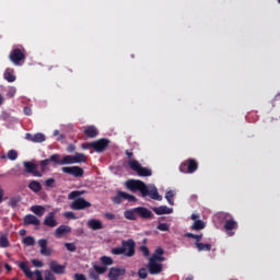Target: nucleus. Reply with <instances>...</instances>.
I'll return each mask as SVG.
<instances>
[{
  "label": "nucleus",
  "mask_w": 280,
  "mask_h": 280,
  "mask_svg": "<svg viewBox=\"0 0 280 280\" xmlns=\"http://www.w3.org/2000/svg\"><path fill=\"white\" fill-rule=\"evenodd\" d=\"M58 159H60V154L55 153L50 155L49 159L39 161V167L42 172H47V165H49L50 163H55L56 165H58Z\"/></svg>",
  "instance_id": "ddd939ff"
},
{
  "label": "nucleus",
  "mask_w": 280,
  "mask_h": 280,
  "mask_svg": "<svg viewBox=\"0 0 280 280\" xmlns=\"http://www.w3.org/2000/svg\"><path fill=\"white\" fill-rule=\"evenodd\" d=\"M124 200H128V202H137V197L130 195L128 192L122 194Z\"/></svg>",
  "instance_id": "de8ad7c7"
},
{
  "label": "nucleus",
  "mask_w": 280,
  "mask_h": 280,
  "mask_svg": "<svg viewBox=\"0 0 280 280\" xmlns=\"http://www.w3.org/2000/svg\"><path fill=\"white\" fill-rule=\"evenodd\" d=\"M28 189L35 194H38L39 191H43V186L37 180H31L28 184Z\"/></svg>",
  "instance_id": "bb28decb"
},
{
  "label": "nucleus",
  "mask_w": 280,
  "mask_h": 280,
  "mask_svg": "<svg viewBox=\"0 0 280 280\" xmlns=\"http://www.w3.org/2000/svg\"><path fill=\"white\" fill-rule=\"evenodd\" d=\"M74 280H86V276L82 273H75L74 275Z\"/></svg>",
  "instance_id": "680f3d73"
},
{
  "label": "nucleus",
  "mask_w": 280,
  "mask_h": 280,
  "mask_svg": "<svg viewBox=\"0 0 280 280\" xmlns=\"http://www.w3.org/2000/svg\"><path fill=\"white\" fill-rule=\"evenodd\" d=\"M23 113L27 117L32 116V107H28V106L24 107Z\"/></svg>",
  "instance_id": "052dcab7"
},
{
  "label": "nucleus",
  "mask_w": 280,
  "mask_h": 280,
  "mask_svg": "<svg viewBox=\"0 0 280 280\" xmlns=\"http://www.w3.org/2000/svg\"><path fill=\"white\" fill-rule=\"evenodd\" d=\"M223 228L226 231H234V229H237V221L233 220V219H229L225 221Z\"/></svg>",
  "instance_id": "cd10ccee"
},
{
  "label": "nucleus",
  "mask_w": 280,
  "mask_h": 280,
  "mask_svg": "<svg viewBox=\"0 0 280 280\" xmlns=\"http://www.w3.org/2000/svg\"><path fill=\"white\" fill-rule=\"evenodd\" d=\"M50 272L55 275H65L67 272V266L58 264L56 260L49 262Z\"/></svg>",
  "instance_id": "2eb2a0df"
},
{
  "label": "nucleus",
  "mask_w": 280,
  "mask_h": 280,
  "mask_svg": "<svg viewBox=\"0 0 280 280\" xmlns=\"http://www.w3.org/2000/svg\"><path fill=\"white\" fill-rule=\"evenodd\" d=\"M109 144L110 140L102 138L92 142V150H94V152H104Z\"/></svg>",
  "instance_id": "9d476101"
},
{
  "label": "nucleus",
  "mask_w": 280,
  "mask_h": 280,
  "mask_svg": "<svg viewBox=\"0 0 280 280\" xmlns=\"http://www.w3.org/2000/svg\"><path fill=\"white\" fill-rule=\"evenodd\" d=\"M149 261H153V262H156V264H163V261H165V257L159 256V255H156V254H153V255L149 258Z\"/></svg>",
  "instance_id": "58836bf2"
},
{
  "label": "nucleus",
  "mask_w": 280,
  "mask_h": 280,
  "mask_svg": "<svg viewBox=\"0 0 280 280\" xmlns=\"http://www.w3.org/2000/svg\"><path fill=\"white\" fill-rule=\"evenodd\" d=\"M7 158L9 159V161H16V159H19V152H16V150H9L7 153Z\"/></svg>",
  "instance_id": "a19ab883"
},
{
  "label": "nucleus",
  "mask_w": 280,
  "mask_h": 280,
  "mask_svg": "<svg viewBox=\"0 0 280 280\" xmlns=\"http://www.w3.org/2000/svg\"><path fill=\"white\" fill-rule=\"evenodd\" d=\"M126 187L133 194L137 191H140L141 196L145 194V183L141 182L140 179H128L126 182Z\"/></svg>",
  "instance_id": "39448f33"
},
{
  "label": "nucleus",
  "mask_w": 280,
  "mask_h": 280,
  "mask_svg": "<svg viewBox=\"0 0 280 280\" xmlns=\"http://www.w3.org/2000/svg\"><path fill=\"white\" fill-rule=\"evenodd\" d=\"M19 268L22 269V271L24 272L25 277H27V279H34V271H32V269L27 264L20 262Z\"/></svg>",
  "instance_id": "b1692460"
},
{
  "label": "nucleus",
  "mask_w": 280,
  "mask_h": 280,
  "mask_svg": "<svg viewBox=\"0 0 280 280\" xmlns=\"http://www.w3.org/2000/svg\"><path fill=\"white\" fill-rule=\"evenodd\" d=\"M158 230L159 231H170V225L167 223H159Z\"/></svg>",
  "instance_id": "6e6d98bb"
},
{
  "label": "nucleus",
  "mask_w": 280,
  "mask_h": 280,
  "mask_svg": "<svg viewBox=\"0 0 280 280\" xmlns=\"http://www.w3.org/2000/svg\"><path fill=\"white\" fill-rule=\"evenodd\" d=\"M23 165L26 174H32V176H36L37 178L43 177V173L38 171V164H34L33 162H24Z\"/></svg>",
  "instance_id": "1a4fd4ad"
},
{
  "label": "nucleus",
  "mask_w": 280,
  "mask_h": 280,
  "mask_svg": "<svg viewBox=\"0 0 280 280\" xmlns=\"http://www.w3.org/2000/svg\"><path fill=\"white\" fill-rule=\"evenodd\" d=\"M85 137H89V139H95L97 135H100V131H97V128L95 126H88L84 130Z\"/></svg>",
  "instance_id": "5701e85b"
},
{
  "label": "nucleus",
  "mask_w": 280,
  "mask_h": 280,
  "mask_svg": "<svg viewBox=\"0 0 280 280\" xmlns=\"http://www.w3.org/2000/svg\"><path fill=\"white\" fill-rule=\"evenodd\" d=\"M75 150V144H69L67 151L73 152Z\"/></svg>",
  "instance_id": "69168bd1"
},
{
  "label": "nucleus",
  "mask_w": 280,
  "mask_h": 280,
  "mask_svg": "<svg viewBox=\"0 0 280 280\" xmlns=\"http://www.w3.org/2000/svg\"><path fill=\"white\" fill-rule=\"evenodd\" d=\"M147 196H149L151 200H158L159 202L163 200V196L159 194V188H156V186L148 187V185H145L142 198H147Z\"/></svg>",
  "instance_id": "0eeeda50"
},
{
  "label": "nucleus",
  "mask_w": 280,
  "mask_h": 280,
  "mask_svg": "<svg viewBox=\"0 0 280 280\" xmlns=\"http://www.w3.org/2000/svg\"><path fill=\"white\" fill-rule=\"evenodd\" d=\"M45 186L50 187L51 189L56 187V179L55 178H48L45 180Z\"/></svg>",
  "instance_id": "3c124183"
},
{
  "label": "nucleus",
  "mask_w": 280,
  "mask_h": 280,
  "mask_svg": "<svg viewBox=\"0 0 280 280\" xmlns=\"http://www.w3.org/2000/svg\"><path fill=\"white\" fill-rule=\"evenodd\" d=\"M19 202H21V196L11 197L9 200V207H12V209H14L19 207Z\"/></svg>",
  "instance_id": "c9c22d12"
},
{
  "label": "nucleus",
  "mask_w": 280,
  "mask_h": 280,
  "mask_svg": "<svg viewBox=\"0 0 280 280\" xmlns=\"http://www.w3.org/2000/svg\"><path fill=\"white\" fill-rule=\"evenodd\" d=\"M128 165L130 170H132V172H136V174H138V176H152V170L141 166V164L137 160L129 161Z\"/></svg>",
  "instance_id": "7ed1b4c3"
},
{
  "label": "nucleus",
  "mask_w": 280,
  "mask_h": 280,
  "mask_svg": "<svg viewBox=\"0 0 280 280\" xmlns=\"http://www.w3.org/2000/svg\"><path fill=\"white\" fill-rule=\"evenodd\" d=\"M135 241L132 238H129L127 241L121 242L120 247H116L112 249L113 255H125L126 257H135Z\"/></svg>",
  "instance_id": "f03ea898"
},
{
  "label": "nucleus",
  "mask_w": 280,
  "mask_h": 280,
  "mask_svg": "<svg viewBox=\"0 0 280 280\" xmlns=\"http://www.w3.org/2000/svg\"><path fill=\"white\" fill-rule=\"evenodd\" d=\"M137 211H135V208L131 210L125 211V218L126 220H137Z\"/></svg>",
  "instance_id": "f704fd0d"
},
{
  "label": "nucleus",
  "mask_w": 280,
  "mask_h": 280,
  "mask_svg": "<svg viewBox=\"0 0 280 280\" xmlns=\"http://www.w3.org/2000/svg\"><path fill=\"white\" fill-rule=\"evenodd\" d=\"M25 139L26 141H31L32 143H43L47 141V137H45L44 133L42 132H37V133L27 132L25 135Z\"/></svg>",
  "instance_id": "4468645a"
},
{
  "label": "nucleus",
  "mask_w": 280,
  "mask_h": 280,
  "mask_svg": "<svg viewBox=\"0 0 280 280\" xmlns=\"http://www.w3.org/2000/svg\"><path fill=\"white\" fill-rule=\"evenodd\" d=\"M23 244L25 246H34L36 244V240L34 238V236H26L23 238Z\"/></svg>",
  "instance_id": "ea45409f"
},
{
  "label": "nucleus",
  "mask_w": 280,
  "mask_h": 280,
  "mask_svg": "<svg viewBox=\"0 0 280 280\" xmlns=\"http://www.w3.org/2000/svg\"><path fill=\"white\" fill-rule=\"evenodd\" d=\"M140 253H142L144 257H150V249L145 245L140 246Z\"/></svg>",
  "instance_id": "603ef678"
},
{
  "label": "nucleus",
  "mask_w": 280,
  "mask_h": 280,
  "mask_svg": "<svg viewBox=\"0 0 280 280\" xmlns=\"http://www.w3.org/2000/svg\"><path fill=\"white\" fill-rule=\"evenodd\" d=\"M31 211L33 213H35V215H38L39 218H42V215L45 214V207H43V206H33V207H31Z\"/></svg>",
  "instance_id": "c756f323"
},
{
  "label": "nucleus",
  "mask_w": 280,
  "mask_h": 280,
  "mask_svg": "<svg viewBox=\"0 0 280 280\" xmlns=\"http://www.w3.org/2000/svg\"><path fill=\"white\" fill-rule=\"evenodd\" d=\"M83 150H91L93 148V142H86L81 145Z\"/></svg>",
  "instance_id": "bf43d9fd"
},
{
  "label": "nucleus",
  "mask_w": 280,
  "mask_h": 280,
  "mask_svg": "<svg viewBox=\"0 0 280 280\" xmlns=\"http://www.w3.org/2000/svg\"><path fill=\"white\" fill-rule=\"evenodd\" d=\"M73 164H75L73 155H66L62 158V160L58 158L57 165H73Z\"/></svg>",
  "instance_id": "a878e982"
},
{
  "label": "nucleus",
  "mask_w": 280,
  "mask_h": 280,
  "mask_svg": "<svg viewBox=\"0 0 280 280\" xmlns=\"http://www.w3.org/2000/svg\"><path fill=\"white\" fill-rule=\"evenodd\" d=\"M44 277L45 280H56V276H54V272H51V270H45Z\"/></svg>",
  "instance_id": "09e8293b"
},
{
  "label": "nucleus",
  "mask_w": 280,
  "mask_h": 280,
  "mask_svg": "<svg viewBox=\"0 0 280 280\" xmlns=\"http://www.w3.org/2000/svg\"><path fill=\"white\" fill-rule=\"evenodd\" d=\"M89 277H90V279H92V280H100V273H96L95 270H91V271L89 272Z\"/></svg>",
  "instance_id": "5fc2aeb1"
},
{
  "label": "nucleus",
  "mask_w": 280,
  "mask_h": 280,
  "mask_svg": "<svg viewBox=\"0 0 280 280\" xmlns=\"http://www.w3.org/2000/svg\"><path fill=\"white\" fill-rule=\"evenodd\" d=\"M31 264L35 267V268H43L45 266V262H43V260H38V259H32Z\"/></svg>",
  "instance_id": "8fccbe9b"
},
{
  "label": "nucleus",
  "mask_w": 280,
  "mask_h": 280,
  "mask_svg": "<svg viewBox=\"0 0 280 280\" xmlns=\"http://www.w3.org/2000/svg\"><path fill=\"white\" fill-rule=\"evenodd\" d=\"M106 220H115V214L110 213V212H106L105 214Z\"/></svg>",
  "instance_id": "e2e57ef3"
},
{
  "label": "nucleus",
  "mask_w": 280,
  "mask_h": 280,
  "mask_svg": "<svg viewBox=\"0 0 280 280\" xmlns=\"http://www.w3.org/2000/svg\"><path fill=\"white\" fill-rule=\"evenodd\" d=\"M24 224H33L34 226H40V220H38V218H36V215L34 214H26L24 217Z\"/></svg>",
  "instance_id": "4be33fe9"
},
{
  "label": "nucleus",
  "mask_w": 280,
  "mask_h": 280,
  "mask_svg": "<svg viewBox=\"0 0 280 280\" xmlns=\"http://www.w3.org/2000/svg\"><path fill=\"white\" fill-rule=\"evenodd\" d=\"M89 229H92V231H101V229H104V224L102 221L97 219H91L88 221Z\"/></svg>",
  "instance_id": "412c9836"
},
{
  "label": "nucleus",
  "mask_w": 280,
  "mask_h": 280,
  "mask_svg": "<svg viewBox=\"0 0 280 280\" xmlns=\"http://www.w3.org/2000/svg\"><path fill=\"white\" fill-rule=\"evenodd\" d=\"M197 171H198V161L194 159L185 160L179 165V172H182V174H194Z\"/></svg>",
  "instance_id": "20e7f679"
},
{
  "label": "nucleus",
  "mask_w": 280,
  "mask_h": 280,
  "mask_svg": "<svg viewBox=\"0 0 280 280\" xmlns=\"http://www.w3.org/2000/svg\"><path fill=\"white\" fill-rule=\"evenodd\" d=\"M93 269L98 275H104L106 272V270H108V268H106V266H100V265H94Z\"/></svg>",
  "instance_id": "37998d69"
},
{
  "label": "nucleus",
  "mask_w": 280,
  "mask_h": 280,
  "mask_svg": "<svg viewBox=\"0 0 280 280\" xmlns=\"http://www.w3.org/2000/svg\"><path fill=\"white\" fill-rule=\"evenodd\" d=\"M74 163H86L88 159L84 153L77 152L74 155Z\"/></svg>",
  "instance_id": "2f4dec72"
},
{
  "label": "nucleus",
  "mask_w": 280,
  "mask_h": 280,
  "mask_svg": "<svg viewBox=\"0 0 280 280\" xmlns=\"http://www.w3.org/2000/svg\"><path fill=\"white\" fill-rule=\"evenodd\" d=\"M9 59L15 65V67H21V62L25 60V49L14 48L10 52Z\"/></svg>",
  "instance_id": "423d86ee"
},
{
  "label": "nucleus",
  "mask_w": 280,
  "mask_h": 280,
  "mask_svg": "<svg viewBox=\"0 0 280 280\" xmlns=\"http://www.w3.org/2000/svg\"><path fill=\"white\" fill-rule=\"evenodd\" d=\"M65 247L67 250H69V253H75V250H78L75 243H65Z\"/></svg>",
  "instance_id": "a18cd8bd"
},
{
  "label": "nucleus",
  "mask_w": 280,
  "mask_h": 280,
  "mask_svg": "<svg viewBox=\"0 0 280 280\" xmlns=\"http://www.w3.org/2000/svg\"><path fill=\"white\" fill-rule=\"evenodd\" d=\"M138 277H139V279H148V269L140 268L138 270Z\"/></svg>",
  "instance_id": "49530a36"
},
{
  "label": "nucleus",
  "mask_w": 280,
  "mask_h": 280,
  "mask_svg": "<svg viewBox=\"0 0 280 280\" xmlns=\"http://www.w3.org/2000/svg\"><path fill=\"white\" fill-rule=\"evenodd\" d=\"M65 218H67L68 220H78V217L75 215L74 212H71V211H68V212H65Z\"/></svg>",
  "instance_id": "864d4df0"
},
{
  "label": "nucleus",
  "mask_w": 280,
  "mask_h": 280,
  "mask_svg": "<svg viewBox=\"0 0 280 280\" xmlns=\"http://www.w3.org/2000/svg\"><path fill=\"white\" fill-rule=\"evenodd\" d=\"M198 218H200L199 214H191L190 220H194L196 222V220H198Z\"/></svg>",
  "instance_id": "774afa93"
},
{
  "label": "nucleus",
  "mask_w": 280,
  "mask_h": 280,
  "mask_svg": "<svg viewBox=\"0 0 280 280\" xmlns=\"http://www.w3.org/2000/svg\"><path fill=\"white\" fill-rule=\"evenodd\" d=\"M124 191L118 190L117 195L112 198V202H114V205H121V200H124Z\"/></svg>",
  "instance_id": "473e14b6"
},
{
  "label": "nucleus",
  "mask_w": 280,
  "mask_h": 280,
  "mask_svg": "<svg viewBox=\"0 0 280 280\" xmlns=\"http://www.w3.org/2000/svg\"><path fill=\"white\" fill-rule=\"evenodd\" d=\"M174 196H176V194H174V190H168L165 194V199L167 200L168 205L174 206Z\"/></svg>",
  "instance_id": "4c0bfd02"
},
{
  "label": "nucleus",
  "mask_w": 280,
  "mask_h": 280,
  "mask_svg": "<svg viewBox=\"0 0 280 280\" xmlns=\"http://www.w3.org/2000/svg\"><path fill=\"white\" fill-rule=\"evenodd\" d=\"M37 244L40 247V255H43L44 257H51V253H54V250L47 247L46 238H40Z\"/></svg>",
  "instance_id": "dca6fc26"
},
{
  "label": "nucleus",
  "mask_w": 280,
  "mask_h": 280,
  "mask_svg": "<svg viewBox=\"0 0 280 280\" xmlns=\"http://www.w3.org/2000/svg\"><path fill=\"white\" fill-rule=\"evenodd\" d=\"M148 270L151 275H161L163 272V264L149 260Z\"/></svg>",
  "instance_id": "f3484780"
},
{
  "label": "nucleus",
  "mask_w": 280,
  "mask_h": 280,
  "mask_svg": "<svg viewBox=\"0 0 280 280\" xmlns=\"http://www.w3.org/2000/svg\"><path fill=\"white\" fill-rule=\"evenodd\" d=\"M4 195H5V191L3 190V188L0 187V205H1V202H3Z\"/></svg>",
  "instance_id": "0e129e2a"
},
{
  "label": "nucleus",
  "mask_w": 280,
  "mask_h": 280,
  "mask_svg": "<svg viewBox=\"0 0 280 280\" xmlns=\"http://www.w3.org/2000/svg\"><path fill=\"white\" fill-rule=\"evenodd\" d=\"M84 191L73 190L68 195L69 200H73L70 205L72 211H83L92 207L91 202L86 201L84 198H81Z\"/></svg>",
  "instance_id": "f257e3e1"
},
{
  "label": "nucleus",
  "mask_w": 280,
  "mask_h": 280,
  "mask_svg": "<svg viewBox=\"0 0 280 280\" xmlns=\"http://www.w3.org/2000/svg\"><path fill=\"white\" fill-rule=\"evenodd\" d=\"M3 78L4 80H7V82H16V75H14V69L7 68L3 73Z\"/></svg>",
  "instance_id": "393cba45"
},
{
  "label": "nucleus",
  "mask_w": 280,
  "mask_h": 280,
  "mask_svg": "<svg viewBox=\"0 0 280 280\" xmlns=\"http://www.w3.org/2000/svg\"><path fill=\"white\" fill-rule=\"evenodd\" d=\"M126 275V268L124 267H112L108 272L109 280H119L120 277Z\"/></svg>",
  "instance_id": "9b49d317"
},
{
  "label": "nucleus",
  "mask_w": 280,
  "mask_h": 280,
  "mask_svg": "<svg viewBox=\"0 0 280 280\" xmlns=\"http://www.w3.org/2000/svg\"><path fill=\"white\" fill-rule=\"evenodd\" d=\"M185 237L196 240L195 244H200V242L202 241V234L186 233Z\"/></svg>",
  "instance_id": "e433bc0d"
},
{
  "label": "nucleus",
  "mask_w": 280,
  "mask_h": 280,
  "mask_svg": "<svg viewBox=\"0 0 280 280\" xmlns=\"http://www.w3.org/2000/svg\"><path fill=\"white\" fill-rule=\"evenodd\" d=\"M125 154L128 156V159H132V155H133L132 151L126 150Z\"/></svg>",
  "instance_id": "338daca9"
},
{
  "label": "nucleus",
  "mask_w": 280,
  "mask_h": 280,
  "mask_svg": "<svg viewBox=\"0 0 280 280\" xmlns=\"http://www.w3.org/2000/svg\"><path fill=\"white\" fill-rule=\"evenodd\" d=\"M206 224L202 220H196L194 224L191 225L192 231H202L205 229Z\"/></svg>",
  "instance_id": "7c9ffc66"
},
{
  "label": "nucleus",
  "mask_w": 280,
  "mask_h": 280,
  "mask_svg": "<svg viewBox=\"0 0 280 280\" xmlns=\"http://www.w3.org/2000/svg\"><path fill=\"white\" fill-rule=\"evenodd\" d=\"M71 233V226L69 225H60L55 231V236L60 240V237H65V235H69Z\"/></svg>",
  "instance_id": "aec40b11"
},
{
  "label": "nucleus",
  "mask_w": 280,
  "mask_h": 280,
  "mask_svg": "<svg viewBox=\"0 0 280 280\" xmlns=\"http://www.w3.org/2000/svg\"><path fill=\"white\" fill-rule=\"evenodd\" d=\"M10 240H8V235L2 234L0 236V248H9Z\"/></svg>",
  "instance_id": "72a5a7b5"
},
{
  "label": "nucleus",
  "mask_w": 280,
  "mask_h": 280,
  "mask_svg": "<svg viewBox=\"0 0 280 280\" xmlns=\"http://www.w3.org/2000/svg\"><path fill=\"white\" fill-rule=\"evenodd\" d=\"M33 275H35L36 280H44L43 272L40 270H35Z\"/></svg>",
  "instance_id": "13d9d810"
},
{
  "label": "nucleus",
  "mask_w": 280,
  "mask_h": 280,
  "mask_svg": "<svg viewBox=\"0 0 280 280\" xmlns=\"http://www.w3.org/2000/svg\"><path fill=\"white\" fill-rule=\"evenodd\" d=\"M135 211H136L137 215L139 218H141L142 220H153V218H154V213H152V211H150L145 207H137V208H135Z\"/></svg>",
  "instance_id": "f8f14e48"
},
{
  "label": "nucleus",
  "mask_w": 280,
  "mask_h": 280,
  "mask_svg": "<svg viewBox=\"0 0 280 280\" xmlns=\"http://www.w3.org/2000/svg\"><path fill=\"white\" fill-rule=\"evenodd\" d=\"M61 172H63V174H70V176H74V178H82V176H84V170L80 166H63Z\"/></svg>",
  "instance_id": "6e6552de"
},
{
  "label": "nucleus",
  "mask_w": 280,
  "mask_h": 280,
  "mask_svg": "<svg viewBox=\"0 0 280 280\" xmlns=\"http://www.w3.org/2000/svg\"><path fill=\"white\" fill-rule=\"evenodd\" d=\"M195 246L199 253H202V250H206L207 253L211 252V244L209 243H195Z\"/></svg>",
  "instance_id": "c85d7f7f"
},
{
  "label": "nucleus",
  "mask_w": 280,
  "mask_h": 280,
  "mask_svg": "<svg viewBox=\"0 0 280 280\" xmlns=\"http://www.w3.org/2000/svg\"><path fill=\"white\" fill-rule=\"evenodd\" d=\"M273 106H280V97L276 96L272 101ZM276 119H280V107L278 108V110L276 112Z\"/></svg>",
  "instance_id": "c03bdc74"
},
{
  "label": "nucleus",
  "mask_w": 280,
  "mask_h": 280,
  "mask_svg": "<svg viewBox=\"0 0 280 280\" xmlns=\"http://www.w3.org/2000/svg\"><path fill=\"white\" fill-rule=\"evenodd\" d=\"M164 254H165V249H163L162 247H158L153 255H158L160 257H163Z\"/></svg>",
  "instance_id": "4d7b16f0"
},
{
  "label": "nucleus",
  "mask_w": 280,
  "mask_h": 280,
  "mask_svg": "<svg viewBox=\"0 0 280 280\" xmlns=\"http://www.w3.org/2000/svg\"><path fill=\"white\" fill-rule=\"evenodd\" d=\"M44 226H49L50 229L58 226V221H56V212L48 213L44 220Z\"/></svg>",
  "instance_id": "a211bd4d"
},
{
  "label": "nucleus",
  "mask_w": 280,
  "mask_h": 280,
  "mask_svg": "<svg viewBox=\"0 0 280 280\" xmlns=\"http://www.w3.org/2000/svg\"><path fill=\"white\" fill-rule=\"evenodd\" d=\"M101 264H103V266H113V258L109 256H102L101 257Z\"/></svg>",
  "instance_id": "79ce46f5"
},
{
  "label": "nucleus",
  "mask_w": 280,
  "mask_h": 280,
  "mask_svg": "<svg viewBox=\"0 0 280 280\" xmlns=\"http://www.w3.org/2000/svg\"><path fill=\"white\" fill-rule=\"evenodd\" d=\"M152 211H154L156 215H170V213H174V209L167 206L154 207Z\"/></svg>",
  "instance_id": "6ab92c4d"
}]
</instances>
